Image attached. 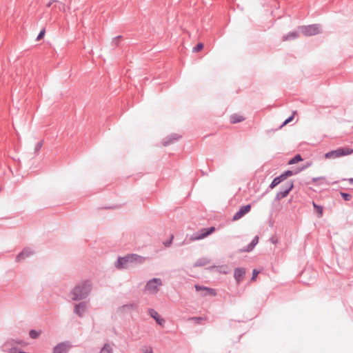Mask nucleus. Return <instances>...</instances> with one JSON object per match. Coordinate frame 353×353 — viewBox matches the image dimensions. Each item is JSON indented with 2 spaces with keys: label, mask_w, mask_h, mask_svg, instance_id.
I'll use <instances>...</instances> for the list:
<instances>
[{
  "label": "nucleus",
  "mask_w": 353,
  "mask_h": 353,
  "mask_svg": "<svg viewBox=\"0 0 353 353\" xmlns=\"http://www.w3.org/2000/svg\"><path fill=\"white\" fill-rule=\"evenodd\" d=\"M41 331H37L35 330H31L29 332V336L32 339H36L39 337V336L41 334Z\"/></svg>",
  "instance_id": "26"
},
{
  "label": "nucleus",
  "mask_w": 353,
  "mask_h": 353,
  "mask_svg": "<svg viewBox=\"0 0 353 353\" xmlns=\"http://www.w3.org/2000/svg\"><path fill=\"white\" fill-rule=\"evenodd\" d=\"M7 342H10L9 345V347H14V344H18L21 345H25L26 343L23 340L21 339H12L10 341H8Z\"/></svg>",
  "instance_id": "22"
},
{
  "label": "nucleus",
  "mask_w": 353,
  "mask_h": 353,
  "mask_svg": "<svg viewBox=\"0 0 353 353\" xmlns=\"http://www.w3.org/2000/svg\"><path fill=\"white\" fill-rule=\"evenodd\" d=\"M251 210V205H244V214L248 213Z\"/></svg>",
  "instance_id": "37"
},
{
  "label": "nucleus",
  "mask_w": 353,
  "mask_h": 353,
  "mask_svg": "<svg viewBox=\"0 0 353 353\" xmlns=\"http://www.w3.org/2000/svg\"><path fill=\"white\" fill-rule=\"evenodd\" d=\"M234 278L236 283H239L243 280V268H237L234 270Z\"/></svg>",
  "instance_id": "16"
},
{
  "label": "nucleus",
  "mask_w": 353,
  "mask_h": 353,
  "mask_svg": "<svg viewBox=\"0 0 353 353\" xmlns=\"http://www.w3.org/2000/svg\"><path fill=\"white\" fill-rule=\"evenodd\" d=\"M210 263V260L207 258H200L196 260L194 264V267H202Z\"/></svg>",
  "instance_id": "17"
},
{
  "label": "nucleus",
  "mask_w": 353,
  "mask_h": 353,
  "mask_svg": "<svg viewBox=\"0 0 353 353\" xmlns=\"http://www.w3.org/2000/svg\"><path fill=\"white\" fill-rule=\"evenodd\" d=\"M112 349L109 344H105L101 349L100 353H112Z\"/></svg>",
  "instance_id": "28"
},
{
  "label": "nucleus",
  "mask_w": 353,
  "mask_h": 353,
  "mask_svg": "<svg viewBox=\"0 0 353 353\" xmlns=\"http://www.w3.org/2000/svg\"><path fill=\"white\" fill-rule=\"evenodd\" d=\"M87 307V303L81 301L74 305V312L79 317H82Z\"/></svg>",
  "instance_id": "9"
},
{
  "label": "nucleus",
  "mask_w": 353,
  "mask_h": 353,
  "mask_svg": "<svg viewBox=\"0 0 353 353\" xmlns=\"http://www.w3.org/2000/svg\"><path fill=\"white\" fill-rule=\"evenodd\" d=\"M92 289V283L87 279L78 283L70 291L72 299L75 301H82L86 299Z\"/></svg>",
  "instance_id": "1"
},
{
  "label": "nucleus",
  "mask_w": 353,
  "mask_h": 353,
  "mask_svg": "<svg viewBox=\"0 0 353 353\" xmlns=\"http://www.w3.org/2000/svg\"><path fill=\"white\" fill-rule=\"evenodd\" d=\"M148 314L152 319L155 320L158 325H163L165 323L164 319L159 316L158 312L154 309L150 308L148 310Z\"/></svg>",
  "instance_id": "12"
},
{
  "label": "nucleus",
  "mask_w": 353,
  "mask_h": 353,
  "mask_svg": "<svg viewBox=\"0 0 353 353\" xmlns=\"http://www.w3.org/2000/svg\"><path fill=\"white\" fill-rule=\"evenodd\" d=\"M294 188V182L292 180L288 181L281 186V190L277 192L274 201H279L286 197Z\"/></svg>",
  "instance_id": "5"
},
{
  "label": "nucleus",
  "mask_w": 353,
  "mask_h": 353,
  "mask_svg": "<svg viewBox=\"0 0 353 353\" xmlns=\"http://www.w3.org/2000/svg\"><path fill=\"white\" fill-rule=\"evenodd\" d=\"M137 308V304L134 303L125 304L121 306V309L123 311H126L130 309H136Z\"/></svg>",
  "instance_id": "27"
},
{
  "label": "nucleus",
  "mask_w": 353,
  "mask_h": 353,
  "mask_svg": "<svg viewBox=\"0 0 353 353\" xmlns=\"http://www.w3.org/2000/svg\"><path fill=\"white\" fill-rule=\"evenodd\" d=\"M243 217V205L239 207L238 212L233 216L232 221H236Z\"/></svg>",
  "instance_id": "23"
},
{
  "label": "nucleus",
  "mask_w": 353,
  "mask_h": 353,
  "mask_svg": "<svg viewBox=\"0 0 353 353\" xmlns=\"http://www.w3.org/2000/svg\"><path fill=\"white\" fill-rule=\"evenodd\" d=\"M239 252H243V249H239Z\"/></svg>",
  "instance_id": "47"
},
{
  "label": "nucleus",
  "mask_w": 353,
  "mask_h": 353,
  "mask_svg": "<svg viewBox=\"0 0 353 353\" xmlns=\"http://www.w3.org/2000/svg\"><path fill=\"white\" fill-rule=\"evenodd\" d=\"M313 207L316 212L319 214V217L322 216L323 212V208L321 205H317L313 201Z\"/></svg>",
  "instance_id": "24"
},
{
  "label": "nucleus",
  "mask_w": 353,
  "mask_h": 353,
  "mask_svg": "<svg viewBox=\"0 0 353 353\" xmlns=\"http://www.w3.org/2000/svg\"><path fill=\"white\" fill-rule=\"evenodd\" d=\"M282 181L281 179L279 177V176L275 177L271 183L269 185L270 189H274L275 187H276L279 183H281Z\"/></svg>",
  "instance_id": "21"
},
{
  "label": "nucleus",
  "mask_w": 353,
  "mask_h": 353,
  "mask_svg": "<svg viewBox=\"0 0 353 353\" xmlns=\"http://www.w3.org/2000/svg\"><path fill=\"white\" fill-rule=\"evenodd\" d=\"M270 241L273 243V244H276L277 242H278V239L276 236H273L270 238Z\"/></svg>",
  "instance_id": "41"
},
{
  "label": "nucleus",
  "mask_w": 353,
  "mask_h": 353,
  "mask_svg": "<svg viewBox=\"0 0 353 353\" xmlns=\"http://www.w3.org/2000/svg\"><path fill=\"white\" fill-rule=\"evenodd\" d=\"M353 153V149L350 148H340L336 150H331L325 154L326 159H335L341 157L349 155Z\"/></svg>",
  "instance_id": "2"
},
{
  "label": "nucleus",
  "mask_w": 353,
  "mask_h": 353,
  "mask_svg": "<svg viewBox=\"0 0 353 353\" xmlns=\"http://www.w3.org/2000/svg\"><path fill=\"white\" fill-rule=\"evenodd\" d=\"M296 111H294L292 114L288 117L283 123V124L280 126V128H282L283 126L287 125L288 123H290L293 119L294 114H296Z\"/></svg>",
  "instance_id": "29"
},
{
  "label": "nucleus",
  "mask_w": 353,
  "mask_h": 353,
  "mask_svg": "<svg viewBox=\"0 0 353 353\" xmlns=\"http://www.w3.org/2000/svg\"><path fill=\"white\" fill-rule=\"evenodd\" d=\"M105 208V209H108H108H110V208H111V207H106V208Z\"/></svg>",
  "instance_id": "48"
},
{
  "label": "nucleus",
  "mask_w": 353,
  "mask_h": 353,
  "mask_svg": "<svg viewBox=\"0 0 353 353\" xmlns=\"http://www.w3.org/2000/svg\"><path fill=\"white\" fill-rule=\"evenodd\" d=\"M112 46L117 47L119 46L118 41H114V39H113L112 41Z\"/></svg>",
  "instance_id": "42"
},
{
  "label": "nucleus",
  "mask_w": 353,
  "mask_h": 353,
  "mask_svg": "<svg viewBox=\"0 0 353 353\" xmlns=\"http://www.w3.org/2000/svg\"><path fill=\"white\" fill-rule=\"evenodd\" d=\"M242 121H243V117L241 115L234 114L230 116L231 123H236L239 122H241Z\"/></svg>",
  "instance_id": "19"
},
{
  "label": "nucleus",
  "mask_w": 353,
  "mask_h": 353,
  "mask_svg": "<svg viewBox=\"0 0 353 353\" xmlns=\"http://www.w3.org/2000/svg\"><path fill=\"white\" fill-rule=\"evenodd\" d=\"M194 288L196 291H203V296H215L216 294L215 290L208 287L201 286L197 284L194 285Z\"/></svg>",
  "instance_id": "11"
},
{
  "label": "nucleus",
  "mask_w": 353,
  "mask_h": 353,
  "mask_svg": "<svg viewBox=\"0 0 353 353\" xmlns=\"http://www.w3.org/2000/svg\"><path fill=\"white\" fill-rule=\"evenodd\" d=\"M216 230L215 227L211 226L208 228H203L200 230L194 232L190 237L191 241H199L201 240L211 234H212Z\"/></svg>",
  "instance_id": "3"
},
{
  "label": "nucleus",
  "mask_w": 353,
  "mask_h": 353,
  "mask_svg": "<svg viewBox=\"0 0 353 353\" xmlns=\"http://www.w3.org/2000/svg\"><path fill=\"white\" fill-rule=\"evenodd\" d=\"M260 272H261L260 270L254 269L252 271V275L250 281H254L256 279V278L257 277L258 274L260 273Z\"/></svg>",
  "instance_id": "33"
},
{
  "label": "nucleus",
  "mask_w": 353,
  "mask_h": 353,
  "mask_svg": "<svg viewBox=\"0 0 353 353\" xmlns=\"http://www.w3.org/2000/svg\"><path fill=\"white\" fill-rule=\"evenodd\" d=\"M324 179H325L324 176L314 177V178H312V181L313 183H316V182H317L319 181H321V180H324Z\"/></svg>",
  "instance_id": "40"
},
{
  "label": "nucleus",
  "mask_w": 353,
  "mask_h": 353,
  "mask_svg": "<svg viewBox=\"0 0 353 353\" xmlns=\"http://www.w3.org/2000/svg\"><path fill=\"white\" fill-rule=\"evenodd\" d=\"M301 171H303V170H301V167H299V168H296L294 169L293 170H292V175H295V174H299Z\"/></svg>",
  "instance_id": "39"
},
{
  "label": "nucleus",
  "mask_w": 353,
  "mask_h": 353,
  "mask_svg": "<svg viewBox=\"0 0 353 353\" xmlns=\"http://www.w3.org/2000/svg\"><path fill=\"white\" fill-rule=\"evenodd\" d=\"M204 47V45L203 43H198L194 48H193V52H199L201 51Z\"/></svg>",
  "instance_id": "31"
},
{
  "label": "nucleus",
  "mask_w": 353,
  "mask_h": 353,
  "mask_svg": "<svg viewBox=\"0 0 353 353\" xmlns=\"http://www.w3.org/2000/svg\"><path fill=\"white\" fill-rule=\"evenodd\" d=\"M32 254V252L30 248H24L17 256L15 261L20 262L27 257L30 256Z\"/></svg>",
  "instance_id": "14"
},
{
  "label": "nucleus",
  "mask_w": 353,
  "mask_h": 353,
  "mask_svg": "<svg viewBox=\"0 0 353 353\" xmlns=\"http://www.w3.org/2000/svg\"><path fill=\"white\" fill-rule=\"evenodd\" d=\"M162 285V280L161 279L153 278L147 282L145 288V290L151 293H156L159 291V287Z\"/></svg>",
  "instance_id": "6"
},
{
  "label": "nucleus",
  "mask_w": 353,
  "mask_h": 353,
  "mask_svg": "<svg viewBox=\"0 0 353 353\" xmlns=\"http://www.w3.org/2000/svg\"><path fill=\"white\" fill-rule=\"evenodd\" d=\"M181 137V136L178 134H171L164 139L163 144L164 146H168L173 143L174 141H178Z\"/></svg>",
  "instance_id": "13"
},
{
  "label": "nucleus",
  "mask_w": 353,
  "mask_h": 353,
  "mask_svg": "<svg viewBox=\"0 0 353 353\" xmlns=\"http://www.w3.org/2000/svg\"><path fill=\"white\" fill-rule=\"evenodd\" d=\"M301 161H303V158H302L301 155L299 154H297L288 161V164L289 165L295 164Z\"/></svg>",
  "instance_id": "20"
},
{
  "label": "nucleus",
  "mask_w": 353,
  "mask_h": 353,
  "mask_svg": "<svg viewBox=\"0 0 353 353\" xmlns=\"http://www.w3.org/2000/svg\"><path fill=\"white\" fill-rule=\"evenodd\" d=\"M299 37V32L296 31L290 32L286 35L283 37V41L292 40Z\"/></svg>",
  "instance_id": "18"
},
{
  "label": "nucleus",
  "mask_w": 353,
  "mask_h": 353,
  "mask_svg": "<svg viewBox=\"0 0 353 353\" xmlns=\"http://www.w3.org/2000/svg\"><path fill=\"white\" fill-rule=\"evenodd\" d=\"M348 181L350 184H353V178H350Z\"/></svg>",
  "instance_id": "46"
},
{
  "label": "nucleus",
  "mask_w": 353,
  "mask_h": 353,
  "mask_svg": "<svg viewBox=\"0 0 353 353\" xmlns=\"http://www.w3.org/2000/svg\"><path fill=\"white\" fill-rule=\"evenodd\" d=\"M43 145V141L38 142L34 147V152H38Z\"/></svg>",
  "instance_id": "34"
},
{
  "label": "nucleus",
  "mask_w": 353,
  "mask_h": 353,
  "mask_svg": "<svg viewBox=\"0 0 353 353\" xmlns=\"http://www.w3.org/2000/svg\"><path fill=\"white\" fill-rule=\"evenodd\" d=\"M72 345L70 342L65 341L55 345L53 348L52 353H68Z\"/></svg>",
  "instance_id": "8"
},
{
  "label": "nucleus",
  "mask_w": 353,
  "mask_h": 353,
  "mask_svg": "<svg viewBox=\"0 0 353 353\" xmlns=\"http://www.w3.org/2000/svg\"><path fill=\"white\" fill-rule=\"evenodd\" d=\"M298 28L306 37L314 36L320 33V26L319 24L301 26Z\"/></svg>",
  "instance_id": "4"
},
{
  "label": "nucleus",
  "mask_w": 353,
  "mask_h": 353,
  "mask_svg": "<svg viewBox=\"0 0 353 353\" xmlns=\"http://www.w3.org/2000/svg\"><path fill=\"white\" fill-rule=\"evenodd\" d=\"M173 238H174V236H171V237L168 240H167L166 241H165L163 243L165 247L168 248V247H170L171 245V244L172 243Z\"/></svg>",
  "instance_id": "35"
},
{
  "label": "nucleus",
  "mask_w": 353,
  "mask_h": 353,
  "mask_svg": "<svg viewBox=\"0 0 353 353\" xmlns=\"http://www.w3.org/2000/svg\"><path fill=\"white\" fill-rule=\"evenodd\" d=\"M340 195L346 201H350L352 198L350 194L344 192H340Z\"/></svg>",
  "instance_id": "30"
},
{
  "label": "nucleus",
  "mask_w": 353,
  "mask_h": 353,
  "mask_svg": "<svg viewBox=\"0 0 353 353\" xmlns=\"http://www.w3.org/2000/svg\"><path fill=\"white\" fill-rule=\"evenodd\" d=\"M57 0H52V1H49V2L48 3V4L46 5V6H47V7H50L53 2H57Z\"/></svg>",
  "instance_id": "43"
},
{
  "label": "nucleus",
  "mask_w": 353,
  "mask_h": 353,
  "mask_svg": "<svg viewBox=\"0 0 353 353\" xmlns=\"http://www.w3.org/2000/svg\"><path fill=\"white\" fill-rule=\"evenodd\" d=\"M121 39H123V36L119 35V36H117V37L114 38V41H119V40H120Z\"/></svg>",
  "instance_id": "44"
},
{
  "label": "nucleus",
  "mask_w": 353,
  "mask_h": 353,
  "mask_svg": "<svg viewBox=\"0 0 353 353\" xmlns=\"http://www.w3.org/2000/svg\"><path fill=\"white\" fill-rule=\"evenodd\" d=\"M144 353H153L152 350L150 348V350H146V351Z\"/></svg>",
  "instance_id": "45"
},
{
  "label": "nucleus",
  "mask_w": 353,
  "mask_h": 353,
  "mask_svg": "<svg viewBox=\"0 0 353 353\" xmlns=\"http://www.w3.org/2000/svg\"><path fill=\"white\" fill-rule=\"evenodd\" d=\"M259 243V236H255L252 241L246 246L244 248V252H251L254 248V247L257 245V243Z\"/></svg>",
  "instance_id": "15"
},
{
  "label": "nucleus",
  "mask_w": 353,
  "mask_h": 353,
  "mask_svg": "<svg viewBox=\"0 0 353 353\" xmlns=\"http://www.w3.org/2000/svg\"><path fill=\"white\" fill-rule=\"evenodd\" d=\"M45 33H46L45 28L41 29V31L39 32V34L37 35L36 40L40 41L41 39H42L45 35Z\"/></svg>",
  "instance_id": "32"
},
{
  "label": "nucleus",
  "mask_w": 353,
  "mask_h": 353,
  "mask_svg": "<svg viewBox=\"0 0 353 353\" xmlns=\"http://www.w3.org/2000/svg\"><path fill=\"white\" fill-rule=\"evenodd\" d=\"M130 263L128 254L123 256H119L114 263V266L118 270L127 269Z\"/></svg>",
  "instance_id": "7"
},
{
  "label": "nucleus",
  "mask_w": 353,
  "mask_h": 353,
  "mask_svg": "<svg viewBox=\"0 0 353 353\" xmlns=\"http://www.w3.org/2000/svg\"><path fill=\"white\" fill-rule=\"evenodd\" d=\"M312 165L311 161H307L301 167V170H304Z\"/></svg>",
  "instance_id": "36"
},
{
  "label": "nucleus",
  "mask_w": 353,
  "mask_h": 353,
  "mask_svg": "<svg viewBox=\"0 0 353 353\" xmlns=\"http://www.w3.org/2000/svg\"><path fill=\"white\" fill-rule=\"evenodd\" d=\"M192 319L196 321L197 323H201V322L203 320V318L201 316H194L192 317Z\"/></svg>",
  "instance_id": "38"
},
{
  "label": "nucleus",
  "mask_w": 353,
  "mask_h": 353,
  "mask_svg": "<svg viewBox=\"0 0 353 353\" xmlns=\"http://www.w3.org/2000/svg\"><path fill=\"white\" fill-rule=\"evenodd\" d=\"M131 264H143L145 261V257L137 254H128Z\"/></svg>",
  "instance_id": "10"
},
{
  "label": "nucleus",
  "mask_w": 353,
  "mask_h": 353,
  "mask_svg": "<svg viewBox=\"0 0 353 353\" xmlns=\"http://www.w3.org/2000/svg\"><path fill=\"white\" fill-rule=\"evenodd\" d=\"M292 176V170H288L282 172L279 177L281 179L282 181H285L288 177Z\"/></svg>",
  "instance_id": "25"
}]
</instances>
